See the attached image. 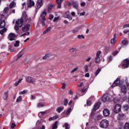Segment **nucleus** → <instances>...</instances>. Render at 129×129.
I'll use <instances>...</instances> for the list:
<instances>
[{
  "label": "nucleus",
  "instance_id": "obj_1",
  "mask_svg": "<svg viewBox=\"0 0 129 129\" xmlns=\"http://www.w3.org/2000/svg\"><path fill=\"white\" fill-rule=\"evenodd\" d=\"M28 19V16L26 14H24L22 15V17L21 19H18L16 22V24L17 25H19L20 27H22L23 25L24 20L26 21L27 19Z\"/></svg>",
  "mask_w": 129,
  "mask_h": 129
},
{
  "label": "nucleus",
  "instance_id": "obj_2",
  "mask_svg": "<svg viewBox=\"0 0 129 129\" xmlns=\"http://www.w3.org/2000/svg\"><path fill=\"white\" fill-rule=\"evenodd\" d=\"M109 125V121L107 119H102L99 122V127L101 128H107Z\"/></svg>",
  "mask_w": 129,
  "mask_h": 129
},
{
  "label": "nucleus",
  "instance_id": "obj_3",
  "mask_svg": "<svg viewBox=\"0 0 129 129\" xmlns=\"http://www.w3.org/2000/svg\"><path fill=\"white\" fill-rule=\"evenodd\" d=\"M118 85H119V86H121V84L120 83V79L119 78L116 79V80L114 81L111 87L112 88H114Z\"/></svg>",
  "mask_w": 129,
  "mask_h": 129
},
{
  "label": "nucleus",
  "instance_id": "obj_4",
  "mask_svg": "<svg viewBox=\"0 0 129 129\" xmlns=\"http://www.w3.org/2000/svg\"><path fill=\"white\" fill-rule=\"evenodd\" d=\"M122 67L123 69H126L129 67V59L126 58L123 61Z\"/></svg>",
  "mask_w": 129,
  "mask_h": 129
},
{
  "label": "nucleus",
  "instance_id": "obj_5",
  "mask_svg": "<svg viewBox=\"0 0 129 129\" xmlns=\"http://www.w3.org/2000/svg\"><path fill=\"white\" fill-rule=\"evenodd\" d=\"M114 112L118 113L121 111V105L120 104H116L115 105L114 108Z\"/></svg>",
  "mask_w": 129,
  "mask_h": 129
},
{
  "label": "nucleus",
  "instance_id": "obj_6",
  "mask_svg": "<svg viewBox=\"0 0 129 129\" xmlns=\"http://www.w3.org/2000/svg\"><path fill=\"white\" fill-rule=\"evenodd\" d=\"M43 5V0H38L37 7L36 10V12L38 11L39 9Z\"/></svg>",
  "mask_w": 129,
  "mask_h": 129
},
{
  "label": "nucleus",
  "instance_id": "obj_7",
  "mask_svg": "<svg viewBox=\"0 0 129 129\" xmlns=\"http://www.w3.org/2000/svg\"><path fill=\"white\" fill-rule=\"evenodd\" d=\"M27 4L28 5L27 8H31L32 7L34 6L35 3L33 0H28Z\"/></svg>",
  "mask_w": 129,
  "mask_h": 129
},
{
  "label": "nucleus",
  "instance_id": "obj_8",
  "mask_svg": "<svg viewBox=\"0 0 129 129\" xmlns=\"http://www.w3.org/2000/svg\"><path fill=\"white\" fill-rule=\"evenodd\" d=\"M100 105V102H98L97 103L95 104L93 108V111H95L96 110H98L99 108Z\"/></svg>",
  "mask_w": 129,
  "mask_h": 129
},
{
  "label": "nucleus",
  "instance_id": "obj_9",
  "mask_svg": "<svg viewBox=\"0 0 129 129\" xmlns=\"http://www.w3.org/2000/svg\"><path fill=\"white\" fill-rule=\"evenodd\" d=\"M30 28V24H26L24 27H22V31L23 32H28Z\"/></svg>",
  "mask_w": 129,
  "mask_h": 129
},
{
  "label": "nucleus",
  "instance_id": "obj_10",
  "mask_svg": "<svg viewBox=\"0 0 129 129\" xmlns=\"http://www.w3.org/2000/svg\"><path fill=\"white\" fill-rule=\"evenodd\" d=\"M101 100L104 102H106L107 101H109V98L108 96V94H105L103 95V96L102 97Z\"/></svg>",
  "mask_w": 129,
  "mask_h": 129
},
{
  "label": "nucleus",
  "instance_id": "obj_11",
  "mask_svg": "<svg viewBox=\"0 0 129 129\" xmlns=\"http://www.w3.org/2000/svg\"><path fill=\"white\" fill-rule=\"evenodd\" d=\"M104 116H109L110 115V110L108 109H104L103 111Z\"/></svg>",
  "mask_w": 129,
  "mask_h": 129
},
{
  "label": "nucleus",
  "instance_id": "obj_12",
  "mask_svg": "<svg viewBox=\"0 0 129 129\" xmlns=\"http://www.w3.org/2000/svg\"><path fill=\"white\" fill-rule=\"evenodd\" d=\"M64 17L66 18L69 19L70 21L73 20V17L70 15V13L69 11H67L64 14Z\"/></svg>",
  "mask_w": 129,
  "mask_h": 129
},
{
  "label": "nucleus",
  "instance_id": "obj_13",
  "mask_svg": "<svg viewBox=\"0 0 129 129\" xmlns=\"http://www.w3.org/2000/svg\"><path fill=\"white\" fill-rule=\"evenodd\" d=\"M16 37L15 34L14 33H10L8 36V39L10 41H14L15 40V37Z\"/></svg>",
  "mask_w": 129,
  "mask_h": 129
},
{
  "label": "nucleus",
  "instance_id": "obj_14",
  "mask_svg": "<svg viewBox=\"0 0 129 129\" xmlns=\"http://www.w3.org/2000/svg\"><path fill=\"white\" fill-rule=\"evenodd\" d=\"M116 38V34L115 33V34H114L113 38L110 39V43L113 45H114L116 42L115 40Z\"/></svg>",
  "mask_w": 129,
  "mask_h": 129
},
{
  "label": "nucleus",
  "instance_id": "obj_15",
  "mask_svg": "<svg viewBox=\"0 0 129 129\" xmlns=\"http://www.w3.org/2000/svg\"><path fill=\"white\" fill-rule=\"evenodd\" d=\"M26 81L29 83L33 84L34 83L33 79L29 76L26 77Z\"/></svg>",
  "mask_w": 129,
  "mask_h": 129
},
{
  "label": "nucleus",
  "instance_id": "obj_16",
  "mask_svg": "<svg viewBox=\"0 0 129 129\" xmlns=\"http://www.w3.org/2000/svg\"><path fill=\"white\" fill-rule=\"evenodd\" d=\"M121 91L124 94H125L127 92V88L125 85H121Z\"/></svg>",
  "mask_w": 129,
  "mask_h": 129
},
{
  "label": "nucleus",
  "instance_id": "obj_17",
  "mask_svg": "<svg viewBox=\"0 0 129 129\" xmlns=\"http://www.w3.org/2000/svg\"><path fill=\"white\" fill-rule=\"evenodd\" d=\"M122 110L124 112H127L129 110V105L128 104H125L122 106Z\"/></svg>",
  "mask_w": 129,
  "mask_h": 129
},
{
  "label": "nucleus",
  "instance_id": "obj_18",
  "mask_svg": "<svg viewBox=\"0 0 129 129\" xmlns=\"http://www.w3.org/2000/svg\"><path fill=\"white\" fill-rule=\"evenodd\" d=\"M125 116V114L123 113H119L117 116V118L118 120H122V119H123L124 117Z\"/></svg>",
  "mask_w": 129,
  "mask_h": 129
},
{
  "label": "nucleus",
  "instance_id": "obj_19",
  "mask_svg": "<svg viewBox=\"0 0 129 129\" xmlns=\"http://www.w3.org/2000/svg\"><path fill=\"white\" fill-rule=\"evenodd\" d=\"M6 26V22L5 20L0 21V28L3 29L5 28Z\"/></svg>",
  "mask_w": 129,
  "mask_h": 129
},
{
  "label": "nucleus",
  "instance_id": "obj_20",
  "mask_svg": "<svg viewBox=\"0 0 129 129\" xmlns=\"http://www.w3.org/2000/svg\"><path fill=\"white\" fill-rule=\"evenodd\" d=\"M73 7L76 9V10L78 9V4L77 1H73Z\"/></svg>",
  "mask_w": 129,
  "mask_h": 129
},
{
  "label": "nucleus",
  "instance_id": "obj_21",
  "mask_svg": "<svg viewBox=\"0 0 129 129\" xmlns=\"http://www.w3.org/2000/svg\"><path fill=\"white\" fill-rule=\"evenodd\" d=\"M45 20H46L45 17L42 18L40 19V23L42 24V25L43 26H45Z\"/></svg>",
  "mask_w": 129,
  "mask_h": 129
},
{
  "label": "nucleus",
  "instance_id": "obj_22",
  "mask_svg": "<svg viewBox=\"0 0 129 129\" xmlns=\"http://www.w3.org/2000/svg\"><path fill=\"white\" fill-rule=\"evenodd\" d=\"M58 121H56L52 125V129H57L58 127Z\"/></svg>",
  "mask_w": 129,
  "mask_h": 129
},
{
  "label": "nucleus",
  "instance_id": "obj_23",
  "mask_svg": "<svg viewBox=\"0 0 129 129\" xmlns=\"http://www.w3.org/2000/svg\"><path fill=\"white\" fill-rule=\"evenodd\" d=\"M128 43V40H126V39H124L123 41L121 42V44L122 46H126Z\"/></svg>",
  "mask_w": 129,
  "mask_h": 129
},
{
  "label": "nucleus",
  "instance_id": "obj_24",
  "mask_svg": "<svg viewBox=\"0 0 129 129\" xmlns=\"http://www.w3.org/2000/svg\"><path fill=\"white\" fill-rule=\"evenodd\" d=\"M64 109V107L63 106H60L58 107L56 109V111L58 113H60L62 111H63Z\"/></svg>",
  "mask_w": 129,
  "mask_h": 129
},
{
  "label": "nucleus",
  "instance_id": "obj_25",
  "mask_svg": "<svg viewBox=\"0 0 129 129\" xmlns=\"http://www.w3.org/2000/svg\"><path fill=\"white\" fill-rule=\"evenodd\" d=\"M47 14V12H46V10L45 9L43 12L42 13V14H41V15H40V17L42 18H45V16Z\"/></svg>",
  "mask_w": 129,
  "mask_h": 129
},
{
  "label": "nucleus",
  "instance_id": "obj_26",
  "mask_svg": "<svg viewBox=\"0 0 129 129\" xmlns=\"http://www.w3.org/2000/svg\"><path fill=\"white\" fill-rule=\"evenodd\" d=\"M8 91L4 93L3 99L5 100H7L8 99Z\"/></svg>",
  "mask_w": 129,
  "mask_h": 129
},
{
  "label": "nucleus",
  "instance_id": "obj_27",
  "mask_svg": "<svg viewBox=\"0 0 129 129\" xmlns=\"http://www.w3.org/2000/svg\"><path fill=\"white\" fill-rule=\"evenodd\" d=\"M3 29H2V30H0V34L3 35L4 33L7 31V28L6 27H4L3 28Z\"/></svg>",
  "mask_w": 129,
  "mask_h": 129
},
{
  "label": "nucleus",
  "instance_id": "obj_28",
  "mask_svg": "<svg viewBox=\"0 0 129 129\" xmlns=\"http://www.w3.org/2000/svg\"><path fill=\"white\" fill-rule=\"evenodd\" d=\"M59 116H54L53 117H50L49 118V121H51V120H54V119H57V118H58Z\"/></svg>",
  "mask_w": 129,
  "mask_h": 129
},
{
  "label": "nucleus",
  "instance_id": "obj_29",
  "mask_svg": "<svg viewBox=\"0 0 129 129\" xmlns=\"http://www.w3.org/2000/svg\"><path fill=\"white\" fill-rule=\"evenodd\" d=\"M100 61V56H96L95 62L96 63H99Z\"/></svg>",
  "mask_w": 129,
  "mask_h": 129
},
{
  "label": "nucleus",
  "instance_id": "obj_30",
  "mask_svg": "<svg viewBox=\"0 0 129 129\" xmlns=\"http://www.w3.org/2000/svg\"><path fill=\"white\" fill-rule=\"evenodd\" d=\"M53 8V6L52 4H51L50 5L48 6V12H50Z\"/></svg>",
  "mask_w": 129,
  "mask_h": 129
},
{
  "label": "nucleus",
  "instance_id": "obj_31",
  "mask_svg": "<svg viewBox=\"0 0 129 129\" xmlns=\"http://www.w3.org/2000/svg\"><path fill=\"white\" fill-rule=\"evenodd\" d=\"M9 8L8 7H6L4 9L3 13L4 14H7V13L9 12Z\"/></svg>",
  "mask_w": 129,
  "mask_h": 129
},
{
  "label": "nucleus",
  "instance_id": "obj_32",
  "mask_svg": "<svg viewBox=\"0 0 129 129\" xmlns=\"http://www.w3.org/2000/svg\"><path fill=\"white\" fill-rule=\"evenodd\" d=\"M101 71V69L100 68H98V69L96 70V72H95V76H97L100 73V72Z\"/></svg>",
  "mask_w": 129,
  "mask_h": 129
},
{
  "label": "nucleus",
  "instance_id": "obj_33",
  "mask_svg": "<svg viewBox=\"0 0 129 129\" xmlns=\"http://www.w3.org/2000/svg\"><path fill=\"white\" fill-rule=\"evenodd\" d=\"M124 129H129V123L126 122L124 124Z\"/></svg>",
  "mask_w": 129,
  "mask_h": 129
},
{
  "label": "nucleus",
  "instance_id": "obj_34",
  "mask_svg": "<svg viewBox=\"0 0 129 129\" xmlns=\"http://www.w3.org/2000/svg\"><path fill=\"white\" fill-rule=\"evenodd\" d=\"M89 66L86 65L84 67V69H85V73H87L89 71Z\"/></svg>",
  "mask_w": 129,
  "mask_h": 129
},
{
  "label": "nucleus",
  "instance_id": "obj_35",
  "mask_svg": "<svg viewBox=\"0 0 129 129\" xmlns=\"http://www.w3.org/2000/svg\"><path fill=\"white\" fill-rule=\"evenodd\" d=\"M49 55L48 54H46L43 57V60H47L49 58Z\"/></svg>",
  "mask_w": 129,
  "mask_h": 129
},
{
  "label": "nucleus",
  "instance_id": "obj_36",
  "mask_svg": "<svg viewBox=\"0 0 129 129\" xmlns=\"http://www.w3.org/2000/svg\"><path fill=\"white\" fill-rule=\"evenodd\" d=\"M15 2H12L10 4V8L11 9H13V7H14V5H15Z\"/></svg>",
  "mask_w": 129,
  "mask_h": 129
},
{
  "label": "nucleus",
  "instance_id": "obj_37",
  "mask_svg": "<svg viewBox=\"0 0 129 129\" xmlns=\"http://www.w3.org/2000/svg\"><path fill=\"white\" fill-rule=\"evenodd\" d=\"M19 44H20V42L19 41V40H16V43L15 44L14 46L15 47H17L19 46Z\"/></svg>",
  "mask_w": 129,
  "mask_h": 129
},
{
  "label": "nucleus",
  "instance_id": "obj_38",
  "mask_svg": "<svg viewBox=\"0 0 129 129\" xmlns=\"http://www.w3.org/2000/svg\"><path fill=\"white\" fill-rule=\"evenodd\" d=\"M23 79H20L18 81H17L15 84V85L16 86H17L19 85V84L21 82V81H22Z\"/></svg>",
  "mask_w": 129,
  "mask_h": 129
},
{
  "label": "nucleus",
  "instance_id": "obj_39",
  "mask_svg": "<svg viewBox=\"0 0 129 129\" xmlns=\"http://www.w3.org/2000/svg\"><path fill=\"white\" fill-rule=\"evenodd\" d=\"M51 27H48V28H47V29H46V30H45V31H44L43 32V34H45L46 33H47L48 32H49L50 30Z\"/></svg>",
  "mask_w": 129,
  "mask_h": 129
},
{
  "label": "nucleus",
  "instance_id": "obj_40",
  "mask_svg": "<svg viewBox=\"0 0 129 129\" xmlns=\"http://www.w3.org/2000/svg\"><path fill=\"white\" fill-rule=\"evenodd\" d=\"M22 96H20L19 97V98L17 99L16 102H18H18H20V101H22Z\"/></svg>",
  "mask_w": 129,
  "mask_h": 129
},
{
  "label": "nucleus",
  "instance_id": "obj_41",
  "mask_svg": "<svg viewBox=\"0 0 129 129\" xmlns=\"http://www.w3.org/2000/svg\"><path fill=\"white\" fill-rule=\"evenodd\" d=\"M77 51V49L75 48H72L70 50V52H71V53L76 52Z\"/></svg>",
  "mask_w": 129,
  "mask_h": 129
},
{
  "label": "nucleus",
  "instance_id": "obj_42",
  "mask_svg": "<svg viewBox=\"0 0 129 129\" xmlns=\"http://www.w3.org/2000/svg\"><path fill=\"white\" fill-rule=\"evenodd\" d=\"M66 129H70V126L68 123H65L64 124Z\"/></svg>",
  "mask_w": 129,
  "mask_h": 129
},
{
  "label": "nucleus",
  "instance_id": "obj_43",
  "mask_svg": "<svg viewBox=\"0 0 129 129\" xmlns=\"http://www.w3.org/2000/svg\"><path fill=\"white\" fill-rule=\"evenodd\" d=\"M78 38H79V39H85V36H83V35H78Z\"/></svg>",
  "mask_w": 129,
  "mask_h": 129
},
{
  "label": "nucleus",
  "instance_id": "obj_44",
  "mask_svg": "<svg viewBox=\"0 0 129 129\" xmlns=\"http://www.w3.org/2000/svg\"><path fill=\"white\" fill-rule=\"evenodd\" d=\"M46 112L45 111L44 112H40L38 113V116H39V117H41V115H43V114H44Z\"/></svg>",
  "mask_w": 129,
  "mask_h": 129
},
{
  "label": "nucleus",
  "instance_id": "obj_45",
  "mask_svg": "<svg viewBox=\"0 0 129 129\" xmlns=\"http://www.w3.org/2000/svg\"><path fill=\"white\" fill-rule=\"evenodd\" d=\"M4 14H2L0 15V21H4Z\"/></svg>",
  "mask_w": 129,
  "mask_h": 129
},
{
  "label": "nucleus",
  "instance_id": "obj_46",
  "mask_svg": "<svg viewBox=\"0 0 129 129\" xmlns=\"http://www.w3.org/2000/svg\"><path fill=\"white\" fill-rule=\"evenodd\" d=\"M71 111H72V108H70L67 110V112H66V115H68L69 114H70V113H71Z\"/></svg>",
  "mask_w": 129,
  "mask_h": 129
},
{
  "label": "nucleus",
  "instance_id": "obj_47",
  "mask_svg": "<svg viewBox=\"0 0 129 129\" xmlns=\"http://www.w3.org/2000/svg\"><path fill=\"white\" fill-rule=\"evenodd\" d=\"M112 60V57L111 56H109L107 58V60L109 62H111Z\"/></svg>",
  "mask_w": 129,
  "mask_h": 129
},
{
  "label": "nucleus",
  "instance_id": "obj_48",
  "mask_svg": "<svg viewBox=\"0 0 129 129\" xmlns=\"http://www.w3.org/2000/svg\"><path fill=\"white\" fill-rule=\"evenodd\" d=\"M19 25H20V24H17V25H16L15 29L16 31H18L19 30V28H21L19 27Z\"/></svg>",
  "mask_w": 129,
  "mask_h": 129
},
{
  "label": "nucleus",
  "instance_id": "obj_49",
  "mask_svg": "<svg viewBox=\"0 0 129 129\" xmlns=\"http://www.w3.org/2000/svg\"><path fill=\"white\" fill-rule=\"evenodd\" d=\"M68 103V99H64L63 101L64 105L66 106Z\"/></svg>",
  "mask_w": 129,
  "mask_h": 129
},
{
  "label": "nucleus",
  "instance_id": "obj_50",
  "mask_svg": "<svg viewBox=\"0 0 129 129\" xmlns=\"http://www.w3.org/2000/svg\"><path fill=\"white\" fill-rule=\"evenodd\" d=\"M44 105L43 104H41L40 103H39L38 104V105H37L38 107H39V108L43 107H44Z\"/></svg>",
  "mask_w": 129,
  "mask_h": 129
},
{
  "label": "nucleus",
  "instance_id": "obj_51",
  "mask_svg": "<svg viewBox=\"0 0 129 129\" xmlns=\"http://www.w3.org/2000/svg\"><path fill=\"white\" fill-rule=\"evenodd\" d=\"M118 53V51L117 50L114 51L113 53H112V55L115 56L116 55V54H117Z\"/></svg>",
  "mask_w": 129,
  "mask_h": 129
},
{
  "label": "nucleus",
  "instance_id": "obj_52",
  "mask_svg": "<svg viewBox=\"0 0 129 129\" xmlns=\"http://www.w3.org/2000/svg\"><path fill=\"white\" fill-rule=\"evenodd\" d=\"M56 3L57 4H62L63 3V0H56Z\"/></svg>",
  "mask_w": 129,
  "mask_h": 129
},
{
  "label": "nucleus",
  "instance_id": "obj_53",
  "mask_svg": "<svg viewBox=\"0 0 129 129\" xmlns=\"http://www.w3.org/2000/svg\"><path fill=\"white\" fill-rule=\"evenodd\" d=\"M27 93V91L24 90L23 91H21L19 93L20 95L25 94Z\"/></svg>",
  "mask_w": 129,
  "mask_h": 129
},
{
  "label": "nucleus",
  "instance_id": "obj_54",
  "mask_svg": "<svg viewBox=\"0 0 129 129\" xmlns=\"http://www.w3.org/2000/svg\"><path fill=\"white\" fill-rule=\"evenodd\" d=\"M101 52L100 51H97V52L96 53V56L100 57L99 56L101 54Z\"/></svg>",
  "mask_w": 129,
  "mask_h": 129
},
{
  "label": "nucleus",
  "instance_id": "obj_55",
  "mask_svg": "<svg viewBox=\"0 0 129 129\" xmlns=\"http://www.w3.org/2000/svg\"><path fill=\"white\" fill-rule=\"evenodd\" d=\"M53 17H53V15L52 14H50V15H49V16L48 19H49V20H51L53 19Z\"/></svg>",
  "mask_w": 129,
  "mask_h": 129
},
{
  "label": "nucleus",
  "instance_id": "obj_56",
  "mask_svg": "<svg viewBox=\"0 0 129 129\" xmlns=\"http://www.w3.org/2000/svg\"><path fill=\"white\" fill-rule=\"evenodd\" d=\"M83 86V82H80L79 83V84H78V87H81Z\"/></svg>",
  "mask_w": 129,
  "mask_h": 129
},
{
  "label": "nucleus",
  "instance_id": "obj_57",
  "mask_svg": "<svg viewBox=\"0 0 129 129\" xmlns=\"http://www.w3.org/2000/svg\"><path fill=\"white\" fill-rule=\"evenodd\" d=\"M101 118H102V116L101 115H98L97 116V119H101Z\"/></svg>",
  "mask_w": 129,
  "mask_h": 129
},
{
  "label": "nucleus",
  "instance_id": "obj_58",
  "mask_svg": "<svg viewBox=\"0 0 129 129\" xmlns=\"http://www.w3.org/2000/svg\"><path fill=\"white\" fill-rule=\"evenodd\" d=\"M87 104L88 105L91 106L92 105V102L90 100H88V101H87Z\"/></svg>",
  "mask_w": 129,
  "mask_h": 129
},
{
  "label": "nucleus",
  "instance_id": "obj_59",
  "mask_svg": "<svg viewBox=\"0 0 129 129\" xmlns=\"http://www.w3.org/2000/svg\"><path fill=\"white\" fill-rule=\"evenodd\" d=\"M16 126L15 123H12L11 126V128H14V127Z\"/></svg>",
  "mask_w": 129,
  "mask_h": 129
},
{
  "label": "nucleus",
  "instance_id": "obj_60",
  "mask_svg": "<svg viewBox=\"0 0 129 129\" xmlns=\"http://www.w3.org/2000/svg\"><path fill=\"white\" fill-rule=\"evenodd\" d=\"M29 35H30V32H28L26 33H24L23 34H22V35H21V36H23L25 35L29 36Z\"/></svg>",
  "mask_w": 129,
  "mask_h": 129
},
{
  "label": "nucleus",
  "instance_id": "obj_61",
  "mask_svg": "<svg viewBox=\"0 0 129 129\" xmlns=\"http://www.w3.org/2000/svg\"><path fill=\"white\" fill-rule=\"evenodd\" d=\"M127 33H129V30L128 29H125L123 31L124 34H127Z\"/></svg>",
  "mask_w": 129,
  "mask_h": 129
},
{
  "label": "nucleus",
  "instance_id": "obj_62",
  "mask_svg": "<svg viewBox=\"0 0 129 129\" xmlns=\"http://www.w3.org/2000/svg\"><path fill=\"white\" fill-rule=\"evenodd\" d=\"M61 4H62V3H57V4H58L57 8H58V9H61Z\"/></svg>",
  "mask_w": 129,
  "mask_h": 129
},
{
  "label": "nucleus",
  "instance_id": "obj_63",
  "mask_svg": "<svg viewBox=\"0 0 129 129\" xmlns=\"http://www.w3.org/2000/svg\"><path fill=\"white\" fill-rule=\"evenodd\" d=\"M129 28V24H125L123 26V28Z\"/></svg>",
  "mask_w": 129,
  "mask_h": 129
},
{
  "label": "nucleus",
  "instance_id": "obj_64",
  "mask_svg": "<svg viewBox=\"0 0 129 129\" xmlns=\"http://www.w3.org/2000/svg\"><path fill=\"white\" fill-rule=\"evenodd\" d=\"M78 70L77 68H75V69L73 70V71L71 72L72 73H73L75 72H76Z\"/></svg>",
  "mask_w": 129,
  "mask_h": 129
}]
</instances>
